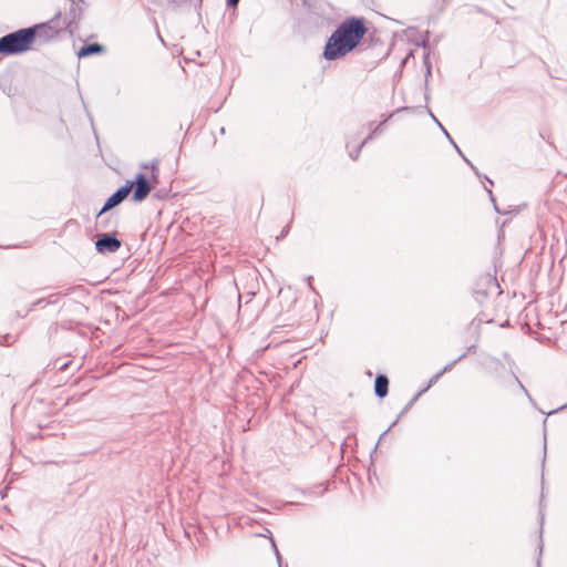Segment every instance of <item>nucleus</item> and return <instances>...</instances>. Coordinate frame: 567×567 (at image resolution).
Segmentation results:
<instances>
[{"mask_svg": "<svg viewBox=\"0 0 567 567\" xmlns=\"http://www.w3.org/2000/svg\"><path fill=\"white\" fill-rule=\"evenodd\" d=\"M367 32L363 17H346L327 38L321 56L329 62L346 58L360 45Z\"/></svg>", "mask_w": 567, "mask_h": 567, "instance_id": "1", "label": "nucleus"}, {"mask_svg": "<svg viewBox=\"0 0 567 567\" xmlns=\"http://www.w3.org/2000/svg\"><path fill=\"white\" fill-rule=\"evenodd\" d=\"M35 42V33L30 27L10 32L0 38V53L18 55L29 51Z\"/></svg>", "mask_w": 567, "mask_h": 567, "instance_id": "2", "label": "nucleus"}, {"mask_svg": "<svg viewBox=\"0 0 567 567\" xmlns=\"http://www.w3.org/2000/svg\"><path fill=\"white\" fill-rule=\"evenodd\" d=\"M30 28L33 29V32L35 33V39L39 37L44 39L45 41H50L56 38L62 30L66 29L63 22L61 21L60 11L49 21L33 24Z\"/></svg>", "mask_w": 567, "mask_h": 567, "instance_id": "3", "label": "nucleus"}, {"mask_svg": "<svg viewBox=\"0 0 567 567\" xmlns=\"http://www.w3.org/2000/svg\"><path fill=\"white\" fill-rule=\"evenodd\" d=\"M465 358V354H461L458 358H456L455 360H453L452 362L447 363L441 371H439L436 374H434L430 380H429V383L427 385L422 389L421 391H419L411 400L410 402L403 408V410L399 413V415L396 416L395 420L391 421L389 425H398V422L400 421V419L402 417V415L413 405V403L417 400V398L424 393L425 391H427L434 383H436L439 381V379L446 372H449L450 370H452V368L457 363L460 362L461 360H463Z\"/></svg>", "mask_w": 567, "mask_h": 567, "instance_id": "4", "label": "nucleus"}, {"mask_svg": "<svg viewBox=\"0 0 567 567\" xmlns=\"http://www.w3.org/2000/svg\"><path fill=\"white\" fill-rule=\"evenodd\" d=\"M126 183H132L133 194L132 200L135 203H141L147 198L151 190L154 188V182L151 183L146 175L142 172L137 173L132 181H127Z\"/></svg>", "mask_w": 567, "mask_h": 567, "instance_id": "5", "label": "nucleus"}, {"mask_svg": "<svg viewBox=\"0 0 567 567\" xmlns=\"http://www.w3.org/2000/svg\"><path fill=\"white\" fill-rule=\"evenodd\" d=\"M496 286V279L491 275L481 276L473 287V297L475 301L480 305H483L488 296L489 290Z\"/></svg>", "mask_w": 567, "mask_h": 567, "instance_id": "6", "label": "nucleus"}, {"mask_svg": "<svg viewBox=\"0 0 567 567\" xmlns=\"http://www.w3.org/2000/svg\"><path fill=\"white\" fill-rule=\"evenodd\" d=\"M132 190V183H125L121 187H118L111 196L106 198L104 205L97 213L96 217H101L106 212L118 206L130 194Z\"/></svg>", "mask_w": 567, "mask_h": 567, "instance_id": "7", "label": "nucleus"}, {"mask_svg": "<svg viewBox=\"0 0 567 567\" xmlns=\"http://www.w3.org/2000/svg\"><path fill=\"white\" fill-rule=\"evenodd\" d=\"M122 245L115 233L101 234L95 241V249L99 254L116 252Z\"/></svg>", "mask_w": 567, "mask_h": 567, "instance_id": "8", "label": "nucleus"}, {"mask_svg": "<svg viewBox=\"0 0 567 567\" xmlns=\"http://www.w3.org/2000/svg\"><path fill=\"white\" fill-rule=\"evenodd\" d=\"M305 3L309 8V12L318 18L326 21L328 25H331L336 22V20L331 17L332 8L331 6L323 0H305Z\"/></svg>", "mask_w": 567, "mask_h": 567, "instance_id": "9", "label": "nucleus"}, {"mask_svg": "<svg viewBox=\"0 0 567 567\" xmlns=\"http://www.w3.org/2000/svg\"><path fill=\"white\" fill-rule=\"evenodd\" d=\"M85 7H86V3L79 4V6H75V4L71 6L69 13L62 21L71 35H73L74 32L78 30L79 22L81 20V17H82V13H83Z\"/></svg>", "mask_w": 567, "mask_h": 567, "instance_id": "10", "label": "nucleus"}, {"mask_svg": "<svg viewBox=\"0 0 567 567\" xmlns=\"http://www.w3.org/2000/svg\"><path fill=\"white\" fill-rule=\"evenodd\" d=\"M363 130H364V126H360L358 128L357 133H354L353 135L347 136L346 147L348 148L349 157L352 161H357L359 158L362 148L367 145V143L362 141L360 144H358L357 146L351 148L352 141H354L358 136H360L363 133Z\"/></svg>", "mask_w": 567, "mask_h": 567, "instance_id": "11", "label": "nucleus"}, {"mask_svg": "<svg viewBox=\"0 0 567 567\" xmlns=\"http://www.w3.org/2000/svg\"><path fill=\"white\" fill-rule=\"evenodd\" d=\"M105 51H106V48L101 43H97V42L85 43L76 51V55L79 59H83V58H87L91 55L103 54Z\"/></svg>", "mask_w": 567, "mask_h": 567, "instance_id": "12", "label": "nucleus"}, {"mask_svg": "<svg viewBox=\"0 0 567 567\" xmlns=\"http://www.w3.org/2000/svg\"><path fill=\"white\" fill-rule=\"evenodd\" d=\"M408 107H401L394 111L392 114L388 115L381 123L374 126V122L369 123L370 133L369 135L363 140L367 144L371 142L373 138H375L378 135L382 134L384 131L385 123L393 116L394 113L401 112L403 110H406Z\"/></svg>", "mask_w": 567, "mask_h": 567, "instance_id": "13", "label": "nucleus"}, {"mask_svg": "<svg viewBox=\"0 0 567 567\" xmlns=\"http://www.w3.org/2000/svg\"><path fill=\"white\" fill-rule=\"evenodd\" d=\"M389 393V378L383 373H378L374 380V394L383 399Z\"/></svg>", "mask_w": 567, "mask_h": 567, "instance_id": "14", "label": "nucleus"}, {"mask_svg": "<svg viewBox=\"0 0 567 567\" xmlns=\"http://www.w3.org/2000/svg\"><path fill=\"white\" fill-rule=\"evenodd\" d=\"M429 37H430V32L426 31L425 32V38L422 40V42L420 43V45L426 50V53L424 54V66H425V86L427 87V81H429V76L431 75V70H432V64H431V61H430V48H429Z\"/></svg>", "mask_w": 567, "mask_h": 567, "instance_id": "15", "label": "nucleus"}, {"mask_svg": "<svg viewBox=\"0 0 567 567\" xmlns=\"http://www.w3.org/2000/svg\"><path fill=\"white\" fill-rule=\"evenodd\" d=\"M544 416L543 419V425H546L548 417H553L555 415L560 416L558 422H567V403L563 404L556 409H553L548 412L540 411Z\"/></svg>", "mask_w": 567, "mask_h": 567, "instance_id": "16", "label": "nucleus"}, {"mask_svg": "<svg viewBox=\"0 0 567 567\" xmlns=\"http://www.w3.org/2000/svg\"><path fill=\"white\" fill-rule=\"evenodd\" d=\"M141 167L144 169H151V179L154 184L158 183V159H154L150 163H142Z\"/></svg>", "mask_w": 567, "mask_h": 567, "instance_id": "17", "label": "nucleus"}, {"mask_svg": "<svg viewBox=\"0 0 567 567\" xmlns=\"http://www.w3.org/2000/svg\"><path fill=\"white\" fill-rule=\"evenodd\" d=\"M484 320L480 317H475L471 322V329L477 331Z\"/></svg>", "mask_w": 567, "mask_h": 567, "instance_id": "18", "label": "nucleus"}, {"mask_svg": "<svg viewBox=\"0 0 567 567\" xmlns=\"http://www.w3.org/2000/svg\"><path fill=\"white\" fill-rule=\"evenodd\" d=\"M192 4L196 11H199L203 4V0H185V7Z\"/></svg>", "mask_w": 567, "mask_h": 567, "instance_id": "19", "label": "nucleus"}, {"mask_svg": "<svg viewBox=\"0 0 567 567\" xmlns=\"http://www.w3.org/2000/svg\"><path fill=\"white\" fill-rule=\"evenodd\" d=\"M12 339V336L7 333V334H0V344L1 346H8L10 343V340Z\"/></svg>", "mask_w": 567, "mask_h": 567, "instance_id": "20", "label": "nucleus"}, {"mask_svg": "<svg viewBox=\"0 0 567 567\" xmlns=\"http://www.w3.org/2000/svg\"><path fill=\"white\" fill-rule=\"evenodd\" d=\"M49 302L47 301L45 298H40L38 299L37 301H34L31 307H30V310H33L37 306H42V305H48Z\"/></svg>", "mask_w": 567, "mask_h": 567, "instance_id": "21", "label": "nucleus"}, {"mask_svg": "<svg viewBox=\"0 0 567 567\" xmlns=\"http://www.w3.org/2000/svg\"><path fill=\"white\" fill-rule=\"evenodd\" d=\"M171 4L174 6V8H184L185 7V0H168Z\"/></svg>", "mask_w": 567, "mask_h": 567, "instance_id": "22", "label": "nucleus"}, {"mask_svg": "<svg viewBox=\"0 0 567 567\" xmlns=\"http://www.w3.org/2000/svg\"><path fill=\"white\" fill-rule=\"evenodd\" d=\"M289 230H290V224L286 225L282 228V230H281L280 235L277 237V239L279 240V239L285 238L289 234Z\"/></svg>", "mask_w": 567, "mask_h": 567, "instance_id": "23", "label": "nucleus"}, {"mask_svg": "<svg viewBox=\"0 0 567 567\" xmlns=\"http://www.w3.org/2000/svg\"><path fill=\"white\" fill-rule=\"evenodd\" d=\"M486 192L488 193V196H489L491 200H492V202H493V204H494V208H495V210H496L497 213H499V209H498V207H497V205H496V203H495V198H494L493 192H492L489 188H486Z\"/></svg>", "mask_w": 567, "mask_h": 567, "instance_id": "24", "label": "nucleus"}, {"mask_svg": "<svg viewBox=\"0 0 567 567\" xmlns=\"http://www.w3.org/2000/svg\"><path fill=\"white\" fill-rule=\"evenodd\" d=\"M462 157L466 162V164L471 166V168L475 172V174L480 176V173H478L477 168L473 165V163L470 159H467L464 155Z\"/></svg>", "mask_w": 567, "mask_h": 567, "instance_id": "25", "label": "nucleus"}, {"mask_svg": "<svg viewBox=\"0 0 567 567\" xmlns=\"http://www.w3.org/2000/svg\"><path fill=\"white\" fill-rule=\"evenodd\" d=\"M429 114H430L431 118L435 122V124H436L440 128L444 127V126L442 125V123L436 118V116L431 112V110H429Z\"/></svg>", "mask_w": 567, "mask_h": 567, "instance_id": "26", "label": "nucleus"}, {"mask_svg": "<svg viewBox=\"0 0 567 567\" xmlns=\"http://www.w3.org/2000/svg\"><path fill=\"white\" fill-rule=\"evenodd\" d=\"M239 1L240 0H226V6L228 8H234V7H236L238 4Z\"/></svg>", "mask_w": 567, "mask_h": 567, "instance_id": "27", "label": "nucleus"}, {"mask_svg": "<svg viewBox=\"0 0 567 567\" xmlns=\"http://www.w3.org/2000/svg\"><path fill=\"white\" fill-rule=\"evenodd\" d=\"M473 10L477 13H482V14H486V16H489V13H487L483 8L478 7V6H474L473 7Z\"/></svg>", "mask_w": 567, "mask_h": 567, "instance_id": "28", "label": "nucleus"}, {"mask_svg": "<svg viewBox=\"0 0 567 567\" xmlns=\"http://www.w3.org/2000/svg\"><path fill=\"white\" fill-rule=\"evenodd\" d=\"M272 546L275 547V551H276V557H277V560H278V564H279V567H282V564H281V556L275 545V543H272Z\"/></svg>", "mask_w": 567, "mask_h": 567, "instance_id": "29", "label": "nucleus"}, {"mask_svg": "<svg viewBox=\"0 0 567 567\" xmlns=\"http://www.w3.org/2000/svg\"><path fill=\"white\" fill-rule=\"evenodd\" d=\"M514 378L515 380L517 381L518 385L520 386V389H523L525 391V393L527 394L528 399L532 401V398L530 395L528 394L527 390L524 388L523 383H520V381L518 380V378L514 374Z\"/></svg>", "mask_w": 567, "mask_h": 567, "instance_id": "30", "label": "nucleus"}, {"mask_svg": "<svg viewBox=\"0 0 567 567\" xmlns=\"http://www.w3.org/2000/svg\"><path fill=\"white\" fill-rule=\"evenodd\" d=\"M476 351V346L475 344H472L467 348V351L464 353L465 357L468 354V353H474Z\"/></svg>", "mask_w": 567, "mask_h": 567, "instance_id": "31", "label": "nucleus"}, {"mask_svg": "<svg viewBox=\"0 0 567 567\" xmlns=\"http://www.w3.org/2000/svg\"><path fill=\"white\" fill-rule=\"evenodd\" d=\"M71 1V6H79V4H85V1L84 0H70Z\"/></svg>", "mask_w": 567, "mask_h": 567, "instance_id": "32", "label": "nucleus"}, {"mask_svg": "<svg viewBox=\"0 0 567 567\" xmlns=\"http://www.w3.org/2000/svg\"><path fill=\"white\" fill-rule=\"evenodd\" d=\"M451 144L454 146V148L457 151V153L463 156V153L461 152L460 147L457 146V144L454 142V140L452 138V141H450Z\"/></svg>", "mask_w": 567, "mask_h": 567, "instance_id": "33", "label": "nucleus"}, {"mask_svg": "<svg viewBox=\"0 0 567 567\" xmlns=\"http://www.w3.org/2000/svg\"><path fill=\"white\" fill-rule=\"evenodd\" d=\"M451 144L454 146V148L457 151V153L463 156V153L461 152L460 147L457 146V144L454 142V140L452 138V141H450Z\"/></svg>", "mask_w": 567, "mask_h": 567, "instance_id": "34", "label": "nucleus"}, {"mask_svg": "<svg viewBox=\"0 0 567 567\" xmlns=\"http://www.w3.org/2000/svg\"><path fill=\"white\" fill-rule=\"evenodd\" d=\"M441 131L443 132V134L445 135V137L449 140V141H452V136L450 135V133L446 131L445 127H442Z\"/></svg>", "mask_w": 567, "mask_h": 567, "instance_id": "35", "label": "nucleus"}, {"mask_svg": "<svg viewBox=\"0 0 567 567\" xmlns=\"http://www.w3.org/2000/svg\"><path fill=\"white\" fill-rule=\"evenodd\" d=\"M392 427L391 426H388L386 431H384L380 437H379V443L385 437V435L388 434V432L391 430Z\"/></svg>", "mask_w": 567, "mask_h": 567, "instance_id": "36", "label": "nucleus"}, {"mask_svg": "<svg viewBox=\"0 0 567 567\" xmlns=\"http://www.w3.org/2000/svg\"><path fill=\"white\" fill-rule=\"evenodd\" d=\"M546 427H544V431H543V437H544V449L546 450Z\"/></svg>", "mask_w": 567, "mask_h": 567, "instance_id": "37", "label": "nucleus"}, {"mask_svg": "<svg viewBox=\"0 0 567 567\" xmlns=\"http://www.w3.org/2000/svg\"><path fill=\"white\" fill-rule=\"evenodd\" d=\"M69 363L65 362V363H62L60 367H59V370H65L68 368Z\"/></svg>", "mask_w": 567, "mask_h": 567, "instance_id": "38", "label": "nucleus"}, {"mask_svg": "<svg viewBox=\"0 0 567 567\" xmlns=\"http://www.w3.org/2000/svg\"><path fill=\"white\" fill-rule=\"evenodd\" d=\"M484 177H485V179H486L491 185H493V181H492V179H489L487 176H484Z\"/></svg>", "mask_w": 567, "mask_h": 567, "instance_id": "39", "label": "nucleus"}, {"mask_svg": "<svg viewBox=\"0 0 567 567\" xmlns=\"http://www.w3.org/2000/svg\"><path fill=\"white\" fill-rule=\"evenodd\" d=\"M240 299H241V296L239 295L238 296V308L240 309Z\"/></svg>", "mask_w": 567, "mask_h": 567, "instance_id": "40", "label": "nucleus"}, {"mask_svg": "<svg viewBox=\"0 0 567 567\" xmlns=\"http://www.w3.org/2000/svg\"><path fill=\"white\" fill-rule=\"evenodd\" d=\"M504 358H505V359H508V358H509L508 353H506V352H505V353H504Z\"/></svg>", "mask_w": 567, "mask_h": 567, "instance_id": "41", "label": "nucleus"}, {"mask_svg": "<svg viewBox=\"0 0 567 567\" xmlns=\"http://www.w3.org/2000/svg\"><path fill=\"white\" fill-rule=\"evenodd\" d=\"M537 567H540V560L539 559L537 560Z\"/></svg>", "mask_w": 567, "mask_h": 567, "instance_id": "42", "label": "nucleus"}]
</instances>
